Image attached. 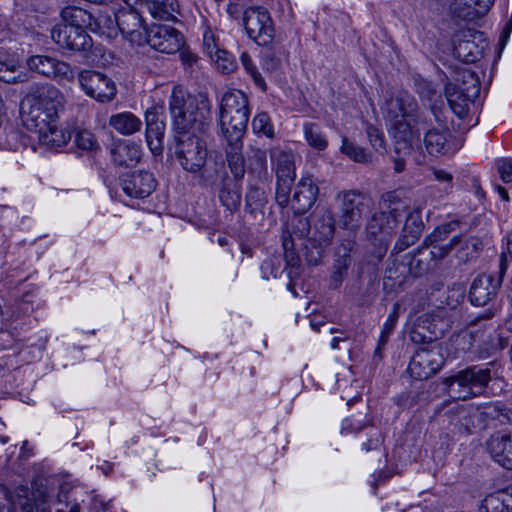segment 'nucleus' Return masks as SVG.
I'll use <instances>...</instances> for the list:
<instances>
[{
	"mask_svg": "<svg viewBox=\"0 0 512 512\" xmlns=\"http://www.w3.org/2000/svg\"><path fill=\"white\" fill-rule=\"evenodd\" d=\"M64 96L50 83H34L29 86L21 101V116L24 126L30 131H43L54 127L59 120Z\"/></svg>",
	"mask_w": 512,
	"mask_h": 512,
	"instance_id": "nucleus-1",
	"label": "nucleus"
},
{
	"mask_svg": "<svg viewBox=\"0 0 512 512\" xmlns=\"http://www.w3.org/2000/svg\"><path fill=\"white\" fill-rule=\"evenodd\" d=\"M169 110L176 135L203 131L211 120V103L204 93L191 95L181 87H174Z\"/></svg>",
	"mask_w": 512,
	"mask_h": 512,
	"instance_id": "nucleus-2",
	"label": "nucleus"
},
{
	"mask_svg": "<svg viewBox=\"0 0 512 512\" xmlns=\"http://www.w3.org/2000/svg\"><path fill=\"white\" fill-rule=\"evenodd\" d=\"M423 131V143L427 153L434 157L449 156L455 154L462 147V140L451 132L446 125L444 112L436 104L430 105L429 109L423 110L416 119L417 138Z\"/></svg>",
	"mask_w": 512,
	"mask_h": 512,
	"instance_id": "nucleus-3",
	"label": "nucleus"
},
{
	"mask_svg": "<svg viewBox=\"0 0 512 512\" xmlns=\"http://www.w3.org/2000/svg\"><path fill=\"white\" fill-rule=\"evenodd\" d=\"M386 117L393 123V138L398 153L409 154L417 138L414 127L421 115L413 97L404 93L385 102Z\"/></svg>",
	"mask_w": 512,
	"mask_h": 512,
	"instance_id": "nucleus-4",
	"label": "nucleus"
},
{
	"mask_svg": "<svg viewBox=\"0 0 512 512\" xmlns=\"http://www.w3.org/2000/svg\"><path fill=\"white\" fill-rule=\"evenodd\" d=\"M487 366L473 365L469 366L455 375L443 379V384L447 387L448 393L456 398L467 400L482 394L491 380V370Z\"/></svg>",
	"mask_w": 512,
	"mask_h": 512,
	"instance_id": "nucleus-5",
	"label": "nucleus"
},
{
	"mask_svg": "<svg viewBox=\"0 0 512 512\" xmlns=\"http://www.w3.org/2000/svg\"><path fill=\"white\" fill-rule=\"evenodd\" d=\"M494 316V311L488 309L487 311L477 315L467 326L465 331L457 334L451 339V349L453 350V357L458 358L462 354L470 352L476 342L483 341V347H479L477 353L480 358L489 356L497 349H503L507 343L502 341L499 337V345L488 344L483 340L485 324L483 322L490 320Z\"/></svg>",
	"mask_w": 512,
	"mask_h": 512,
	"instance_id": "nucleus-6",
	"label": "nucleus"
},
{
	"mask_svg": "<svg viewBox=\"0 0 512 512\" xmlns=\"http://www.w3.org/2000/svg\"><path fill=\"white\" fill-rule=\"evenodd\" d=\"M174 156L186 172L202 175L208 156L207 144L194 133L176 135Z\"/></svg>",
	"mask_w": 512,
	"mask_h": 512,
	"instance_id": "nucleus-7",
	"label": "nucleus"
},
{
	"mask_svg": "<svg viewBox=\"0 0 512 512\" xmlns=\"http://www.w3.org/2000/svg\"><path fill=\"white\" fill-rule=\"evenodd\" d=\"M337 200L340 201V227L355 232L360 227L363 217L371 210L372 199L360 191L349 190L339 193Z\"/></svg>",
	"mask_w": 512,
	"mask_h": 512,
	"instance_id": "nucleus-8",
	"label": "nucleus"
},
{
	"mask_svg": "<svg viewBox=\"0 0 512 512\" xmlns=\"http://www.w3.org/2000/svg\"><path fill=\"white\" fill-rule=\"evenodd\" d=\"M398 225V219L383 211L374 213L368 220L366 232L368 238L373 241L374 250L372 254L377 261H381L386 255L389 242Z\"/></svg>",
	"mask_w": 512,
	"mask_h": 512,
	"instance_id": "nucleus-9",
	"label": "nucleus"
},
{
	"mask_svg": "<svg viewBox=\"0 0 512 512\" xmlns=\"http://www.w3.org/2000/svg\"><path fill=\"white\" fill-rule=\"evenodd\" d=\"M243 26L248 37L260 46L272 43L275 26L268 10L261 6H251L244 11Z\"/></svg>",
	"mask_w": 512,
	"mask_h": 512,
	"instance_id": "nucleus-10",
	"label": "nucleus"
},
{
	"mask_svg": "<svg viewBox=\"0 0 512 512\" xmlns=\"http://www.w3.org/2000/svg\"><path fill=\"white\" fill-rule=\"evenodd\" d=\"M463 82L446 84L445 96L452 112L459 118H463L468 111V101L476 96L479 91V79L471 71L462 72Z\"/></svg>",
	"mask_w": 512,
	"mask_h": 512,
	"instance_id": "nucleus-11",
	"label": "nucleus"
},
{
	"mask_svg": "<svg viewBox=\"0 0 512 512\" xmlns=\"http://www.w3.org/2000/svg\"><path fill=\"white\" fill-rule=\"evenodd\" d=\"M445 356L439 344L419 348L412 356L408 372L416 380L435 375L444 365Z\"/></svg>",
	"mask_w": 512,
	"mask_h": 512,
	"instance_id": "nucleus-12",
	"label": "nucleus"
},
{
	"mask_svg": "<svg viewBox=\"0 0 512 512\" xmlns=\"http://www.w3.org/2000/svg\"><path fill=\"white\" fill-rule=\"evenodd\" d=\"M143 44L167 54H174L184 45L183 35L174 27L162 23L152 22L143 37Z\"/></svg>",
	"mask_w": 512,
	"mask_h": 512,
	"instance_id": "nucleus-13",
	"label": "nucleus"
},
{
	"mask_svg": "<svg viewBox=\"0 0 512 512\" xmlns=\"http://www.w3.org/2000/svg\"><path fill=\"white\" fill-rule=\"evenodd\" d=\"M78 81L86 95L100 103L110 102L116 96L115 82L98 71L82 70L78 74Z\"/></svg>",
	"mask_w": 512,
	"mask_h": 512,
	"instance_id": "nucleus-14",
	"label": "nucleus"
},
{
	"mask_svg": "<svg viewBox=\"0 0 512 512\" xmlns=\"http://www.w3.org/2000/svg\"><path fill=\"white\" fill-rule=\"evenodd\" d=\"M26 67L50 79L71 80L73 70L70 64L47 55H33L27 58Z\"/></svg>",
	"mask_w": 512,
	"mask_h": 512,
	"instance_id": "nucleus-15",
	"label": "nucleus"
},
{
	"mask_svg": "<svg viewBox=\"0 0 512 512\" xmlns=\"http://www.w3.org/2000/svg\"><path fill=\"white\" fill-rule=\"evenodd\" d=\"M51 38L61 49L73 52L88 51L93 45L90 35L77 27L54 26Z\"/></svg>",
	"mask_w": 512,
	"mask_h": 512,
	"instance_id": "nucleus-16",
	"label": "nucleus"
},
{
	"mask_svg": "<svg viewBox=\"0 0 512 512\" xmlns=\"http://www.w3.org/2000/svg\"><path fill=\"white\" fill-rule=\"evenodd\" d=\"M5 499L13 508H20L23 512H51V507L46 499L36 500L35 494L27 485H19L13 489L4 485L0 486Z\"/></svg>",
	"mask_w": 512,
	"mask_h": 512,
	"instance_id": "nucleus-17",
	"label": "nucleus"
},
{
	"mask_svg": "<svg viewBox=\"0 0 512 512\" xmlns=\"http://www.w3.org/2000/svg\"><path fill=\"white\" fill-rule=\"evenodd\" d=\"M355 248L356 241L351 237L343 239L335 248L334 262L330 276V288L338 289L348 277L349 269L353 263L352 253Z\"/></svg>",
	"mask_w": 512,
	"mask_h": 512,
	"instance_id": "nucleus-18",
	"label": "nucleus"
},
{
	"mask_svg": "<svg viewBox=\"0 0 512 512\" xmlns=\"http://www.w3.org/2000/svg\"><path fill=\"white\" fill-rule=\"evenodd\" d=\"M115 20L121 33L131 42L143 45L145 32L148 26L143 18L132 7L121 8L115 14Z\"/></svg>",
	"mask_w": 512,
	"mask_h": 512,
	"instance_id": "nucleus-19",
	"label": "nucleus"
},
{
	"mask_svg": "<svg viewBox=\"0 0 512 512\" xmlns=\"http://www.w3.org/2000/svg\"><path fill=\"white\" fill-rule=\"evenodd\" d=\"M277 187L276 201L281 207L289 204L291 186L295 180V165L293 156L287 153H281L277 158Z\"/></svg>",
	"mask_w": 512,
	"mask_h": 512,
	"instance_id": "nucleus-20",
	"label": "nucleus"
},
{
	"mask_svg": "<svg viewBox=\"0 0 512 512\" xmlns=\"http://www.w3.org/2000/svg\"><path fill=\"white\" fill-rule=\"evenodd\" d=\"M121 186L128 196L145 198L155 190L156 180L152 173L139 170L123 174Z\"/></svg>",
	"mask_w": 512,
	"mask_h": 512,
	"instance_id": "nucleus-21",
	"label": "nucleus"
},
{
	"mask_svg": "<svg viewBox=\"0 0 512 512\" xmlns=\"http://www.w3.org/2000/svg\"><path fill=\"white\" fill-rule=\"evenodd\" d=\"M457 245H460V249L463 251H467L465 256L461 255V251H458L457 257L466 262L470 257H473V253L478 250V246L480 242L475 238H465L463 239L461 236H454L450 243L444 246H440L439 243L435 244H425L423 243V247L428 248V253L431 256V261L434 263L435 261L441 260L445 258L451 249Z\"/></svg>",
	"mask_w": 512,
	"mask_h": 512,
	"instance_id": "nucleus-22",
	"label": "nucleus"
},
{
	"mask_svg": "<svg viewBox=\"0 0 512 512\" xmlns=\"http://www.w3.org/2000/svg\"><path fill=\"white\" fill-rule=\"evenodd\" d=\"M319 194L318 186L312 181L311 178H302L293 194V197L289 198V203L295 215H302L308 212L315 204Z\"/></svg>",
	"mask_w": 512,
	"mask_h": 512,
	"instance_id": "nucleus-23",
	"label": "nucleus"
},
{
	"mask_svg": "<svg viewBox=\"0 0 512 512\" xmlns=\"http://www.w3.org/2000/svg\"><path fill=\"white\" fill-rule=\"evenodd\" d=\"M479 32L470 29L461 31L453 38V54L464 63H474L482 57V48L474 37Z\"/></svg>",
	"mask_w": 512,
	"mask_h": 512,
	"instance_id": "nucleus-24",
	"label": "nucleus"
},
{
	"mask_svg": "<svg viewBox=\"0 0 512 512\" xmlns=\"http://www.w3.org/2000/svg\"><path fill=\"white\" fill-rule=\"evenodd\" d=\"M423 229L424 223L421 218V212L418 209L411 211L406 217L404 227L393 247L391 256L413 245L421 236Z\"/></svg>",
	"mask_w": 512,
	"mask_h": 512,
	"instance_id": "nucleus-25",
	"label": "nucleus"
},
{
	"mask_svg": "<svg viewBox=\"0 0 512 512\" xmlns=\"http://www.w3.org/2000/svg\"><path fill=\"white\" fill-rule=\"evenodd\" d=\"M500 285V280H495L492 275L477 276L469 290L471 303L476 306L486 305L496 295Z\"/></svg>",
	"mask_w": 512,
	"mask_h": 512,
	"instance_id": "nucleus-26",
	"label": "nucleus"
},
{
	"mask_svg": "<svg viewBox=\"0 0 512 512\" xmlns=\"http://www.w3.org/2000/svg\"><path fill=\"white\" fill-rule=\"evenodd\" d=\"M494 0H454L450 6L454 18L474 21L485 15Z\"/></svg>",
	"mask_w": 512,
	"mask_h": 512,
	"instance_id": "nucleus-27",
	"label": "nucleus"
},
{
	"mask_svg": "<svg viewBox=\"0 0 512 512\" xmlns=\"http://www.w3.org/2000/svg\"><path fill=\"white\" fill-rule=\"evenodd\" d=\"M487 447L496 463L512 470V434H493L488 440Z\"/></svg>",
	"mask_w": 512,
	"mask_h": 512,
	"instance_id": "nucleus-28",
	"label": "nucleus"
},
{
	"mask_svg": "<svg viewBox=\"0 0 512 512\" xmlns=\"http://www.w3.org/2000/svg\"><path fill=\"white\" fill-rule=\"evenodd\" d=\"M335 233L334 215L329 210L316 213L311 218L310 238L315 242L330 244Z\"/></svg>",
	"mask_w": 512,
	"mask_h": 512,
	"instance_id": "nucleus-29",
	"label": "nucleus"
},
{
	"mask_svg": "<svg viewBox=\"0 0 512 512\" xmlns=\"http://www.w3.org/2000/svg\"><path fill=\"white\" fill-rule=\"evenodd\" d=\"M222 133L227 142H242L246 132L249 113L219 117Z\"/></svg>",
	"mask_w": 512,
	"mask_h": 512,
	"instance_id": "nucleus-30",
	"label": "nucleus"
},
{
	"mask_svg": "<svg viewBox=\"0 0 512 512\" xmlns=\"http://www.w3.org/2000/svg\"><path fill=\"white\" fill-rule=\"evenodd\" d=\"M111 156L114 163L119 166H133L140 161L142 151L134 142L119 141L112 146Z\"/></svg>",
	"mask_w": 512,
	"mask_h": 512,
	"instance_id": "nucleus-31",
	"label": "nucleus"
},
{
	"mask_svg": "<svg viewBox=\"0 0 512 512\" xmlns=\"http://www.w3.org/2000/svg\"><path fill=\"white\" fill-rule=\"evenodd\" d=\"M249 113V101L240 90L226 92L221 100L219 117Z\"/></svg>",
	"mask_w": 512,
	"mask_h": 512,
	"instance_id": "nucleus-32",
	"label": "nucleus"
},
{
	"mask_svg": "<svg viewBox=\"0 0 512 512\" xmlns=\"http://www.w3.org/2000/svg\"><path fill=\"white\" fill-rule=\"evenodd\" d=\"M147 8L155 21L177 20L179 5L177 0H146Z\"/></svg>",
	"mask_w": 512,
	"mask_h": 512,
	"instance_id": "nucleus-33",
	"label": "nucleus"
},
{
	"mask_svg": "<svg viewBox=\"0 0 512 512\" xmlns=\"http://www.w3.org/2000/svg\"><path fill=\"white\" fill-rule=\"evenodd\" d=\"M242 147V142L231 141L227 142V146L225 148L226 161L230 172L236 181L243 179L246 172L245 158L242 154Z\"/></svg>",
	"mask_w": 512,
	"mask_h": 512,
	"instance_id": "nucleus-34",
	"label": "nucleus"
},
{
	"mask_svg": "<svg viewBox=\"0 0 512 512\" xmlns=\"http://www.w3.org/2000/svg\"><path fill=\"white\" fill-rule=\"evenodd\" d=\"M61 18L63 22L56 26L77 27L84 30L85 28L91 27L94 21L91 13L75 6L63 8L61 11Z\"/></svg>",
	"mask_w": 512,
	"mask_h": 512,
	"instance_id": "nucleus-35",
	"label": "nucleus"
},
{
	"mask_svg": "<svg viewBox=\"0 0 512 512\" xmlns=\"http://www.w3.org/2000/svg\"><path fill=\"white\" fill-rule=\"evenodd\" d=\"M404 259L407 262L409 273L413 277H420L426 274L433 265L428 248L423 247V245L412 254L405 255Z\"/></svg>",
	"mask_w": 512,
	"mask_h": 512,
	"instance_id": "nucleus-36",
	"label": "nucleus"
},
{
	"mask_svg": "<svg viewBox=\"0 0 512 512\" xmlns=\"http://www.w3.org/2000/svg\"><path fill=\"white\" fill-rule=\"evenodd\" d=\"M267 203V195L262 188L256 185H250L248 187L245 195V212L249 213L254 218L262 217Z\"/></svg>",
	"mask_w": 512,
	"mask_h": 512,
	"instance_id": "nucleus-37",
	"label": "nucleus"
},
{
	"mask_svg": "<svg viewBox=\"0 0 512 512\" xmlns=\"http://www.w3.org/2000/svg\"><path fill=\"white\" fill-rule=\"evenodd\" d=\"M109 125L122 135H132L141 129L142 122L133 113L122 112L112 115Z\"/></svg>",
	"mask_w": 512,
	"mask_h": 512,
	"instance_id": "nucleus-38",
	"label": "nucleus"
},
{
	"mask_svg": "<svg viewBox=\"0 0 512 512\" xmlns=\"http://www.w3.org/2000/svg\"><path fill=\"white\" fill-rule=\"evenodd\" d=\"M481 508L486 512H512V487L488 495Z\"/></svg>",
	"mask_w": 512,
	"mask_h": 512,
	"instance_id": "nucleus-39",
	"label": "nucleus"
},
{
	"mask_svg": "<svg viewBox=\"0 0 512 512\" xmlns=\"http://www.w3.org/2000/svg\"><path fill=\"white\" fill-rule=\"evenodd\" d=\"M381 201L384 208L383 212L394 216L398 220L408 209V205L403 199L402 193L397 190L384 193L381 196Z\"/></svg>",
	"mask_w": 512,
	"mask_h": 512,
	"instance_id": "nucleus-40",
	"label": "nucleus"
},
{
	"mask_svg": "<svg viewBox=\"0 0 512 512\" xmlns=\"http://www.w3.org/2000/svg\"><path fill=\"white\" fill-rule=\"evenodd\" d=\"M38 133L39 142L48 148H60L67 144L70 140V134L58 128V123L54 127L51 125L49 129L36 131Z\"/></svg>",
	"mask_w": 512,
	"mask_h": 512,
	"instance_id": "nucleus-41",
	"label": "nucleus"
},
{
	"mask_svg": "<svg viewBox=\"0 0 512 512\" xmlns=\"http://www.w3.org/2000/svg\"><path fill=\"white\" fill-rule=\"evenodd\" d=\"M219 199L230 212L237 210L241 203V187L231 181H224L219 190Z\"/></svg>",
	"mask_w": 512,
	"mask_h": 512,
	"instance_id": "nucleus-42",
	"label": "nucleus"
},
{
	"mask_svg": "<svg viewBox=\"0 0 512 512\" xmlns=\"http://www.w3.org/2000/svg\"><path fill=\"white\" fill-rule=\"evenodd\" d=\"M0 80L9 83H24L29 80V75L15 61L0 62Z\"/></svg>",
	"mask_w": 512,
	"mask_h": 512,
	"instance_id": "nucleus-43",
	"label": "nucleus"
},
{
	"mask_svg": "<svg viewBox=\"0 0 512 512\" xmlns=\"http://www.w3.org/2000/svg\"><path fill=\"white\" fill-rule=\"evenodd\" d=\"M303 256L309 265L317 266L321 263L325 248L329 245L313 241L310 237L303 239Z\"/></svg>",
	"mask_w": 512,
	"mask_h": 512,
	"instance_id": "nucleus-44",
	"label": "nucleus"
},
{
	"mask_svg": "<svg viewBox=\"0 0 512 512\" xmlns=\"http://www.w3.org/2000/svg\"><path fill=\"white\" fill-rule=\"evenodd\" d=\"M410 275L406 260L394 259L385 270L384 280H391L394 284L401 285L406 277Z\"/></svg>",
	"mask_w": 512,
	"mask_h": 512,
	"instance_id": "nucleus-45",
	"label": "nucleus"
},
{
	"mask_svg": "<svg viewBox=\"0 0 512 512\" xmlns=\"http://www.w3.org/2000/svg\"><path fill=\"white\" fill-rule=\"evenodd\" d=\"M164 121L154 123V125L146 127V140L154 154L162 152L161 140L164 136Z\"/></svg>",
	"mask_w": 512,
	"mask_h": 512,
	"instance_id": "nucleus-46",
	"label": "nucleus"
},
{
	"mask_svg": "<svg viewBox=\"0 0 512 512\" xmlns=\"http://www.w3.org/2000/svg\"><path fill=\"white\" fill-rule=\"evenodd\" d=\"M441 335L436 331H430L426 326L417 324L409 332L411 341L415 344H437L435 341Z\"/></svg>",
	"mask_w": 512,
	"mask_h": 512,
	"instance_id": "nucleus-47",
	"label": "nucleus"
},
{
	"mask_svg": "<svg viewBox=\"0 0 512 512\" xmlns=\"http://www.w3.org/2000/svg\"><path fill=\"white\" fill-rule=\"evenodd\" d=\"M240 61L246 73L249 74L254 84L263 92L267 90V84L265 79L259 72L256 64L252 60L251 56L247 52H242L240 55Z\"/></svg>",
	"mask_w": 512,
	"mask_h": 512,
	"instance_id": "nucleus-48",
	"label": "nucleus"
},
{
	"mask_svg": "<svg viewBox=\"0 0 512 512\" xmlns=\"http://www.w3.org/2000/svg\"><path fill=\"white\" fill-rule=\"evenodd\" d=\"M304 135L309 146L314 149L324 150L328 146L325 136L313 123H306L304 125Z\"/></svg>",
	"mask_w": 512,
	"mask_h": 512,
	"instance_id": "nucleus-49",
	"label": "nucleus"
},
{
	"mask_svg": "<svg viewBox=\"0 0 512 512\" xmlns=\"http://www.w3.org/2000/svg\"><path fill=\"white\" fill-rule=\"evenodd\" d=\"M341 152L358 163L364 164L371 160V155L368 154L364 148L353 144L346 137L342 140Z\"/></svg>",
	"mask_w": 512,
	"mask_h": 512,
	"instance_id": "nucleus-50",
	"label": "nucleus"
},
{
	"mask_svg": "<svg viewBox=\"0 0 512 512\" xmlns=\"http://www.w3.org/2000/svg\"><path fill=\"white\" fill-rule=\"evenodd\" d=\"M252 129L257 134H263L269 138L274 136L273 125L266 112L257 114L252 121Z\"/></svg>",
	"mask_w": 512,
	"mask_h": 512,
	"instance_id": "nucleus-51",
	"label": "nucleus"
},
{
	"mask_svg": "<svg viewBox=\"0 0 512 512\" xmlns=\"http://www.w3.org/2000/svg\"><path fill=\"white\" fill-rule=\"evenodd\" d=\"M459 225L458 221H451L437 227L430 235L425 238V244H435L444 241L447 236Z\"/></svg>",
	"mask_w": 512,
	"mask_h": 512,
	"instance_id": "nucleus-52",
	"label": "nucleus"
},
{
	"mask_svg": "<svg viewBox=\"0 0 512 512\" xmlns=\"http://www.w3.org/2000/svg\"><path fill=\"white\" fill-rule=\"evenodd\" d=\"M459 225L458 221H451L437 227L430 235L425 238V244H435L444 241L447 236Z\"/></svg>",
	"mask_w": 512,
	"mask_h": 512,
	"instance_id": "nucleus-53",
	"label": "nucleus"
},
{
	"mask_svg": "<svg viewBox=\"0 0 512 512\" xmlns=\"http://www.w3.org/2000/svg\"><path fill=\"white\" fill-rule=\"evenodd\" d=\"M459 225L458 221H451L437 227L430 235L425 238V244H435L444 241L447 236Z\"/></svg>",
	"mask_w": 512,
	"mask_h": 512,
	"instance_id": "nucleus-54",
	"label": "nucleus"
},
{
	"mask_svg": "<svg viewBox=\"0 0 512 512\" xmlns=\"http://www.w3.org/2000/svg\"><path fill=\"white\" fill-rule=\"evenodd\" d=\"M215 56L212 58L219 70L223 73H231L236 69V62L233 56L224 49H216Z\"/></svg>",
	"mask_w": 512,
	"mask_h": 512,
	"instance_id": "nucleus-55",
	"label": "nucleus"
},
{
	"mask_svg": "<svg viewBox=\"0 0 512 512\" xmlns=\"http://www.w3.org/2000/svg\"><path fill=\"white\" fill-rule=\"evenodd\" d=\"M249 169L251 171L262 172L266 169L267 156L264 150L259 148L250 147L248 152Z\"/></svg>",
	"mask_w": 512,
	"mask_h": 512,
	"instance_id": "nucleus-56",
	"label": "nucleus"
},
{
	"mask_svg": "<svg viewBox=\"0 0 512 512\" xmlns=\"http://www.w3.org/2000/svg\"><path fill=\"white\" fill-rule=\"evenodd\" d=\"M400 304L398 302L394 303L391 313L383 324V328L380 334V344H386L390 334L392 333L398 318L400 311Z\"/></svg>",
	"mask_w": 512,
	"mask_h": 512,
	"instance_id": "nucleus-57",
	"label": "nucleus"
},
{
	"mask_svg": "<svg viewBox=\"0 0 512 512\" xmlns=\"http://www.w3.org/2000/svg\"><path fill=\"white\" fill-rule=\"evenodd\" d=\"M74 141L76 146L82 150L93 151L98 147L95 136L87 130L78 131Z\"/></svg>",
	"mask_w": 512,
	"mask_h": 512,
	"instance_id": "nucleus-58",
	"label": "nucleus"
},
{
	"mask_svg": "<svg viewBox=\"0 0 512 512\" xmlns=\"http://www.w3.org/2000/svg\"><path fill=\"white\" fill-rule=\"evenodd\" d=\"M419 93L423 98H426L429 101L428 109L432 104H436L437 106H440L443 109L444 102L441 99V96L437 94V91L434 89L433 85L430 82L424 81L420 83Z\"/></svg>",
	"mask_w": 512,
	"mask_h": 512,
	"instance_id": "nucleus-59",
	"label": "nucleus"
},
{
	"mask_svg": "<svg viewBox=\"0 0 512 512\" xmlns=\"http://www.w3.org/2000/svg\"><path fill=\"white\" fill-rule=\"evenodd\" d=\"M292 232L302 240L308 238L311 232V220L297 215L292 219Z\"/></svg>",
	"mask_w": 512,
	"mask_h": 512,
	"instance_id": "nucleus-60",
	"label": "nucleus"
},
{
	"mask_svg": "<svg viewBox=\"0 0 512 512\" xmlns=\"http://www.w3.org/2000/svg\"><path fill=\"white\" fill-rule=\"evenodd\" d=\"M490 415L493 419L498 420L501 424L512 423V410L503 405L497 404L493 406Z\"/></svg>",
	"mask_w": 512,
	"mask_h": 512,
	"instance_id": "nucleus-61",
	"label": "nucleus"
},
{
	"mask_svg": "<svg viewBox=\"0 0 512 512\" xmlns=\"http://www.w3.org/2000/svg\"><path fill=\"white\" fill-rule=\"evenodd\" d=\"M367 137L371 145L376 149L384 148V137L383 133L375 126L369 124L366 127Z\"/></svg>",
	"mask_w": 512,
	"mask_h": 512,
	"instance_id": "nucleus-62",
	"label": "nucleus"
},
{
	"mask_svg": "<svg viewBox=\"0 0 512 512\" xmlns=\"http://www.w3.org/2000/svg\"><path fill=\"white\" fill-rule=\"evenodd\" d=\"M57 499L59 503L65 502V505L64 507L58 508L56 512H80L79 503H71L68 501V492L65 490L64 486L61 487Z\"/></svg>",
	"mask_w": 512,
	"mask_h": 512,
	"instance_id": "nucleus-63",
	"label": "nucleus"
},
{
	"mask_svg": "<svg viewBox=\"0 0 512 512\" xmlns=\"http://www.w3.org/2000/svg\"><path fill=\"white\" fill-rule=\"evenodd\" d=\"M497 169L503 182H512V159L499 160Z\"/></svg>",
	"mask_w": 512,
	"mask_h": 512,
	"instance_id": "nucleus-64",
	"label": "nucleus"
}]
</instances>
